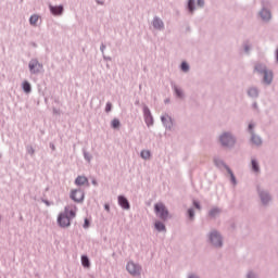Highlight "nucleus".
<instances>
[{
	"label": "nucleus",
	"instance_id": "24",
	"mask_svg": "<svg viewBox=\"0 0 278 278\" xmlns=\"http://www.w3.org/2000/svg\"><path fill=\"white\" fill-rule=\"evenodd\" d=\"M76 186H85V184H88V178L85 176H78L75 180Z\"/></svg>",
	"mask_w": 278,
	"mask_h": 278
},
{
	"label": "nucleus",
	"instance_id": "32",
	"mask_svg": "<svg viewBox=\"0 0 278 278\" xmlns=\"http://www.w3.org/2000/svg\"><path fill=\"white\" fill-rule=\"evenodd\" d=\"M141 157L142 160H151V151L149 150L141 151Z\"/></svg>",
	"mask_w": 278,
	"mask_h": 278
},
{
	"label": "nucleus",
	"instance_id": "18",
	"mask_svg": "<svg viewBox=\"0 0 278 278\" xmlns=\"http://www.w3.org/2000/svg\"><path fill=\"white\" fill-rule=\"evenodd\" d=\"M251 168H252V173H256V174L261 173L260 162H257V159L251 160Z\"/></svg>",
	"mask_w": 278,
	"mask_h": 278
},
{
	"label": "nucleus",
	"instance_id": "10",
	"mask_svg": "<svg viewBox=\"0 0 278 278\" xmlns=\"http://www.w3.org/2000/svg\"><path fill=\"white\" fill-rule=\"evenodd\" d=\"M250 143L254 147H262L264 144V139L257 134L251 135Z\"/></svg>",
	"mask_w": 278,
	"mask_h": 278
},
{
	"label": "nucleus",
	"instance_id": "33",
	"mask_svg": "<svg viewBox=\"0 0 278 278\" xmlns=\"http://www.w3.org/2000/svg\"><path fill=\"white\" fill-rule=\"evenodd\" d=\"M81 264L85 268H90V260H88V256H81Z\"/></svg>",
	"mask_w": 278,
	"mask_h": 278
},
{
	"label": "nucleus",
	"instance_id": "45",
	"mask_svg": "<svg viewBox=\"0 0 278 278\" xmlns=\"http://www.w3.org/2000/svg\"><path fill=\"white\" fill-rule=\"evenodd\" d=\"M231 228H232V229H236V224H231Z\"/></svg>",
	"mask_w": 278,
	"mask_h": 278
},
{
	"label": "nucleus",
	"instance_id": "23",
	"mask_svg": "<svg viewBox=\"0 0 278 278\" xmlns=\"http://www.w3.org/2000/svg\"><path fill=\"white\" fill-rule=\"evenodd\" d=\"M152 25H153L154 29H163L164 28V22H162V20H160L157 17L153 20Z\"/></svg>",
	"mask_w": 278,
	"mask_h": 278
},
{
	"label": "nucleus",
	"instance_id": "44",
	"mask_svg": "<svg viewBox=\"0 0 278 278\" xmlns=\"http://www.w3.org/2000/svg\"><path fill=\"white\" fill-rule=\"evenodd\" d=\"M276 62H278V48L276 49Z\"/></svg>",
	"mask_w": 278,
	"mask_h": 278
},
{
	"label": "nucleus",
	"instance_id": "8",
	"mask_svg": "<svg viewBox=\"0 0 278 278\" xmlns=\"http://www.w3.org/2000/svg\"><path fill=\"white\" fill-rule=\"evenodd\" d=\"M247 94L250 99H260V88L252 86L247 89Z\"/></svg>",
	"mask_w": 278,
	"mask_h": 278
},
{
	"label": "nucleus",
	"instance_id": "17",
	"mask_svg": "<svg viewBox=\"0 0 278 278\" xmlns=\"http://www.w3.org/2000/svg\"><path fill=\"white\" fill-rule=\"evenodd\" d=\"M214 164L217 168H225V170H227V167H229V165L225 164V161H223L220 157L215 156L214 157Z\"/></svg>",
	"mask_w": 278,
	"mask_h": 278
},
{
	"label": "nucleus",
	"instance_id": "7",
	"mask_svg": "<svg viewBox=\"0 0 278 278\" xmlns=\"http://www.w3.org/2000/svg\"><path fill=\"white\" fill-rule=\"evenodd\" d=\"M126 270L129 273V275H132V277H138L140 276L142 268L136 263L129 262L126 266Z\"/></svg>",
	"mask_w": 278,
	"mask_h": 278
},
{
	"label": "nucleus",
	"instance_id": "2",
	"mask_svg": "<svg viewBox=\"0 0 278 278\" xmlns=\"http://www.w3.org/2000/svg\"><path fill=\"white\" fill-rule=\"evenodd\" d=\"M273 0H261V10L258 16L263 23L273 21Z\"/></svg>",
	"mask_w": 278,
	"mask_h": 278
},
{
	"label": "nucleus",
	"instance_id": "11",
	"mask_svg": "<svg viewBox=\"0 0 278 278\" xmlns=\"http://www.w3.org/2000/svg\"><path fill=\"white\" fill-rule=\"evenodd\" d=\"M273 72L270 70H267L265 73H263V84H265L266 86H270V84H273Z\"/></svg>",
	"mask_w": 278,
	"mask_h": 278
},
{
	"label": "nucleus",
	"instance_id": "31",
	"mask_svg": "<svg viewBox=\"0 0 278 278\" xmlns=\"http://www.w3.org/2000/svg\"><path fill=\"white\" fill-rule=\"evenodd\" d=\"M247 131H248V134H250V136H253L255 134V123L251 122L248 125Z\"/></svg>",
	"mask_w": 278,
	"mask_h": 278
},
{
	"label": "nucleus",
	"instance_id": "35",
	"mask_svg": "<svg viewBox=\"0 0 278 278\" xmlns=\"http://www.w3.org/2000/svg\"><path fill=\"white\" fill-rule=\"evenodd\" d=\"M192 205H193V207H195V210H199V211L203 210V207L201 206V202H199V200L193 199Z\"/></svg>",
	"mask_w": 278,
	"mask_h": 278
},
{
	"label": "nucleus",
	"instance_id": "29",
	"mask_svg": "<svg viewBox=\"0 0 278 278\" xmlns=\"http://www.w3.org/2000/svg\"><path fill=\"white\" fill-rule=\"evenodd\" d=\"M154 227L159 231H166V226L164 225V223H162L160 220L155 222Z\"/></svg>",
	"mask_w": 278,
	"mask_h": 278
},
{
	"label": "nucleus",
	"instance_id": "25",
	"mask_svg": "<svg viewBox=\"0 0 278 278\" xmlns=\"http://www.w3.org/2000/svg\"><path fill=\"white\" fill-rule=\"evenodd\" d=\"M175 94H176V99H180L181 101H184V99H186V93H184V90L180 88H175Z\"/></svg>",
	"mask_w": 278,
	"mask_h": 278
},
{
	"label": "nucleus",
	"instance_id": "36",
	"mask_svg": "<svg viewBox=\"0 0 278 278\" xmlns=\"http://www.w3.org/2000/svg\"><path fill=\"white\" fill-rule=\"evenodd\" d=\"M112 127H113V129H118L121 127V121L114 118L112 121Z\"/></svg>",
	"mask_w": 278,
	"mask_h": 278
},
{
	"label": "nucleus",
	"instance_id": "14",
	"mask_svg": "<svg viewBox=\"0 0 278 278\" xmlns=\"http://www.w3.org/2000/svg\"><path fill=\"white\" fill-rule=\"evenodd\" d=\"M268 71V67L264 63H256L254 66V72L258 73V75H264Z\"/></svg>",
	"mask_w": 278,
	"mask_h": 278
},
{
	"label": "nucleus",
	"instance_id": "1",
	"mask_svg": "<svg viewBox=\"0 0 278 278\" xmlns=\"http://www.w3.org/2000/svg\"><path fill=\"white\" fill-rule=\"evenodd\" d=\"M77 214V206L71 204L65 206L64 213H61L58 218L60 227H70L71 219L75 218Z\"/></svg>",
	"mask_w": 278,
	"mask_h": 278
},
{
	"label": "nucleus",
	"instance_id": "40",
	"mask_svg": "<svg viewBox=\"0 0 278 278\" xmlns=\"http://www.w3.org/2000/svg\"><path fill=\"white\" fill-rule=\"evenodd\" d=\"M252 108H253L254 110H260V105H257V102H253V103H252Z\"/></svg>",
	"mask_w": 278,
	"mask_h": 278
},
{
	"label": "nucleus",
	"instance_id": "3",
	"mask_svg": "<svg viewBox=\"0 0 278 278\" xmlns=\"http://www.w3.org/2000/svg\"><path fill=\"white\" fill-rule=\"evenodd\" d=\"M206 242L214 249H223V247H225V239L218 229H212L207 232Z\"/></svg>",
	"mask_w": 278,
	"mask_h": 278
},
{
	"label": "nucleus",
	"instance_id": "13",
	"mask_svg": "<svg viewBox=\"0 0 278 278\" xmlns=\"http://www.w3.org/2000/svg\"><path fill=\"white\" fill-rule=\"evenodd\" d=\"M223 210L218 206H214L208 211V217H211L212 219L214 218H218V216H220Z\"/></svg>",
	"mask_w": 278,
	"mask_h": 278
},
{
	"label": "nucleus",
	"instance_id": "42",
	"mask_svg": "<svg viewBox=\"0 0 278 278\" xmlns=\"http://www.w3.org/2000/svg\"><path fill=\"white\" fill-rule=\"evenodd\" d=\"M104 208L106 210V212H110V205L109 204H105Z\"/></svg>",
	"mask_w": 278,
	"mask_h": 278
},
{
	"label": "nucleus",
	"instance_id": "30",
	"mask_svg": "<svg viewBox=\"0 0 278 278\" xmlns=\"http://www.w3.org/2000/svg\"><path fill=\"white\" fill-rule=\"evenodd\" d=\"M245 278H260V274L253 269H250L247 271Z\"/></svg>",
	"mask_w": 278,
	"mask_h": 278
},
{
	"label": "nucleus",
	"instance_id": "26",
	"mask_svg": "<svg viewBox=\"0 0 278 278\" xmlns=\"http://www.w3.org/2000/svg\"><path fill=\"white\" fill-rule=\"evenodd\" d=\"M186 216L188 220H190L191 223L194 222V217H195L194 208L193 207L188 208Z\"/></svg>",
	"mask_w": 278,
	"mask_h": 278
},
{
	"label": "nucleus",
	"instance_id": "27",
	"mask_svg": "<svg viewBox=\"0 0 278 278\" xmlns=\"http://www.w3.org/2000/svg\"><path fill=\"white\" fill-rule=\"evenodd\" d=\"M242 47H243L244 53H247V55H249V53H251V49H252L251 42L249 40H245V41H243Z\"/></svg>",
	"mask_w": 278,
	"mask_h": 278
},
{
	"label": "nucleus",
	"instance_id": "43",
	"mask_svg": "<svg viewBox=\"0 0 278 278\" xmlns=\"http://www.w3.org/2000/svg\"><path fill=\"white\" fill-rule=\"evenodd\" d=\"M85 159H87V161L90 162V156L87 153H85Z\"/></svg>",
	"mask_w": 278,
	"mask_h": 278
},
{
	"label": "nucleus",
	"instance_id": "38",
	"mask_svg": "<svg viewBox=\"0 0 278 278\" xmlns=\"http://www.w3.org/2000/svg\"><path fill=\"white\" fill-rule=\"evenodd\" d=\"M198 8H205V0H197Z\"/></svg>",
	"mask_w": 278,
	"mask_h": 278
},
{
	"label": "nucleus",
	"instance_id": "20",
	"mask_svg": "<svg viewBox=\"0 0 278 278\" xmlns=\"http://www.w3.org/2000/svg\"><path fill=\"white\" fill-rule=\"evenodd\" d=\"M161 121H162L163 125H165V127H168L169 129H170V127H173V119L170 118V116L163 115L161 117Z\"/></svg>",
	"mask_w": 278,
	"mask_h": 278
},
{
	"label": "nucleus",
	"instance_id": "28",
	"mask_svg": "<svg viewBox=\"0 0 278 278\" xmlns=\"http://www.w3.org/2000/svg\"><path fill=\"white\" fill-rule=\"evenodd\" d=\"M179 68L182 73H190V64H188L186 61L181 62Z\"/></svg>",
	"mask_w": 278,
	"mask_h": 278
},
{
	"label": "nucleus",
	"instance_id": "21",
	"mask_svg": "<svg viewBox=\"0 0 278 278\" xmlns=\"http://www.w3.org/2000/svg\"><path fill=\"white\" fill-rule=\"evenodd\" d=\"M118 204L121 205V207H123V210H129V201H127L125 197H118Z\"/></svg>",
	"mask_w": 278,
	"mask_h": 278
},
{
	"label": "nucleus",
	"instance_id": "4",
	"mask_svg": "<svg viewBox=\"0 0 278 278\" xmlns=\"http://www.w3.org/2000/svg\"><path fill=\"white\" fill-rule=\"evenodd\" d=\"M219 143L225 149H233L236 147V143L238 142V139L231 131H224L219 135Z\"/></svg>",
	"mask_w": 278,
	"mask_h": 278
},
{
	"label": "nucleus",
	"instance_id": "9",
	"mask_svg": "<svg viewBox=\"0 0 278 278\" xmlns=\"http://www.w3.org/2000/svg\"><path fill=\"white\" fill-rule=\"evenodd\" d=\"M71 199L76 203H81V201H84V191L73 190L71 193Z\"/></svg>",
	"mask_w": 278,
	"mask_h": 278
},
{
	"label": "nucleus",
	"instance_id": "37",
	"mask_svg": "<svg viewBox=\"0 0 278 278\" xmlns=\"http://www.w3.org/2000/svg\"><path fill=\"white\" fill-rule=\"evenodd\" d=\"M38 15H31L29 18L30 25H36V23H38Z\"/></svg>",
	"mask_w": 278,
	"mask_h": 278
},
{
	"label": "nucleus",
	"instance_id": "41",
	"mask_svg": "<svg viewBox=\"0 0 278 278\" xmlns=\"http://www.w3.org/2000/svg\"><path fill=\"white\" fill-rule=\"evenodd\" d=\"M85 228L87 227H90V222H88V219H85V225H84Z\"/></svg>",
	"mask_w": 278,
	"mask_h": 278
},
{
	"label": "nucleus",
	"instance_id": "15",
	"mask_svg": "<svg viewBox=\"0 0 278 278\" xmlns=\"http://www.w3.org/2000/svg\"><path fill=\"white\" fill-rule=\"evenodd\" d=\"M144 121L148 127L153 125V116L151 115V111L148 108L144 109Z\"/></svg>",
	"mask_w": 278,
	"mask_h": 278
},
{
	"label": "nucleus",
	"instance_id": "34",
	"mask_svg": "<svg viewBox=\"0 0 278 278\" xmlns=\"http://www.w3.org/2000/svg\"><path fill=\"white\" fill-rule=\"evenodd\" d=\"M23 90H24V92H27V93L31 92V85H29L28 81H24L23 83Z\"/></svg>",
	"mask_w": 278,
	"mask_h": 278
},
{
	"label": "nucleus",
	"instance_id": "39",
	"mask_svg": "<svg viewBox=\"0 0 278 278\" xmlns=\"http://www.w3.org/2000/svg\"><path fill=\"white\" fill-rule=\"evenodd\" d=\"M105 112H112V103H106Z\"/></svg>",
	"mask_w": 278,
	"mask_h": 278
},
{
	"label": "nucleus",
	"instance_id": "19",
	"mask_svg": "<svg viewBox=\"0 0 278 278\" xmlns=\"http://www.w3.org/2000/svg\"><path fill=\"white\" fill-rule=\"evenodd\" d=\"M50 12L54 14V16H60V14L64 12V8L62 5H59V7L50 5Z\"/></svg>",
	"mask_w": 278,
	"mask_h": 278
},
{
	"label": "nucleus",
	"instance_id": "22",
	"mask_svg": "<svg viewBox=\"0 0 278 278\" xmlns=\"http://www.w3.org/2000/svg\"><path fill=\"white\" fill-rule=\"evenodd\" d=\"M226 170L228 175L230 176V181L233 186H238V180L236 179V175L233 174V170H231V167H226Z\"/></svg>",
	"mask_w": 278,
	"mask_h": 278
},
{
	"label": "nucleus",
	"instance_id": "5",
	"mask_svg": "<svg viewBox=\"0 0 278 278\" xmlns=\"http://www.w3.org/2000/svg\"><path fill=\"white\" fill-rule=\"evenodd\" d=\"M256 192L261 201V205L263 207H270V205L273 204V194H270V191L263 189L258 186L256 187Z\"/></svg>",
	"mask_w": 278,
	"mask_h": 278
},
{
	"label": "nucleus",
	"instance_id": "16",
	"mask_svg": "<svg viewBox=\"0 0 278 278\" xmlns=\"http://www.w3.org/2000/svg\"><path fill=\"white\" fill-rule=\"evenodd\" d=\"M187 10L189 14H194V11L197 10V0H188Z\"/></svg>",
	"mask_w": 278,
	"mask_h": 278
},
{
	"label": "nucleus",
	"instance_id": "12",
	"mask_svg": "<svg viewBox=\"0 0 278 278\" xmlns=\"http://www.w3.org/2000/svg\"><path fill=\"white\" fill-rule=\"evenodd\" d=\"M40 68H42V65H40V63H38L37 60H33V61L29 62L30 73H39Z\"/></svg>",
	"mask_w": 278,
	"mask_h": 278
},
{
	"label": "nucleus",
	"instance_id": "6",
	"mask_svg": "<svg viewBox=\"0 0 278 278\" xmlns=\"http://www.w3.org/2000/svg\"><path fill=\"white\" fill-rule=\"evenodd\" d=\"M154 212L156 216L161 218V220H168V208H166V205H164V203L157 202L156 204H154Z\"/></svg>",
	"mask_w": 278,
	"mask_h": 278
}]
</instances>
